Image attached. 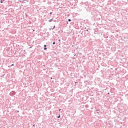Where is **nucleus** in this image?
<instances>
[{"label": "nucleus", "instance_id": "obj_9", "mask_svg": "<svg viewBox=\"0 0 128 128\" xmlns=\"http://www.w3.org/2000/svg\"><path fill=\"white\" fill-rule=\"evenodd\" d=\"M44 50H46V48H44Z\"/></svg>", "mask_w": 128, "mask_h": 128}, {"label": "nucleus", "instance_id": "obj_1", "mask_svg": "<svg viewBox=\"0 0 128 128\" xmlns=\"http://www.w3.org/2000/svg\"><path fill=\"white\" fill-rule=\"evenodd\" d=\"M54 20V19L52 18V19L49 20H48L49 22H52V20Z\"/></svg>", "mask_w": 128, "mask_h": 128}, {"label": "nucleus", "instance_id": "obj_6", "mask_svg": "<svg viewBox=\"0 0 128 128\" xmlns=\"http://www.w3.org/2000/svg\"><path fill=\"white\" fill-rule=\"evenodd\" d=\"M53 44H56V42H53Z\"/></svg>", "mask_w": 128, "mask_h": 128}, {"label": "nucleus", "instance_id": "obj_5", "mask_svg": "<svg viewBox=\"0 0 128 128\" xmlns=\"http://www.w3.org/2000/svg\"><path fill=\"white\" fill-rule=\"evenodd\" d=\"M44 48H46V45H44Z\"/></svg>", "mask_w": 128, "mask_h": 128}, {"label": "nucleus", "instance_id": "obj_4", "mask_svg": "<svg viewBox=\"0 0 128 128\" xmlns=\"http://www.w3.org/2000/svg\"><path fill=\"white\" fill-rule=\"evenodd\" d=\"M58 118H60V115L59 114L58 116Z\"/></svg>", "mask_w": 128, "mask_h": 128}, {"label": "nucleus", "instance_id": "obj_10", "mask_svg": "<svg viewBox=\"0 0 128 128\" xmlns=\"http://www.w3.org/2000/svg\"><path fill=\"white\" fill-rule=\"evenodd\" d=\"M12 66H14V64H12Z\"/></svg>", "mask_w": 128, "mask_h": 128}, {"label": "nucleus", "instance_id": "obj_2", "mask_svg": "<svg viewBox=\"0 0 128 128\" xmlns=\"http://www.w3.org/2000/svg\"><path fill=\"white\" fill-rule=\"evenodd\" d=\"M55 28H56V26H54V28H52V30H54Z\"/></svg>", "mask_w": 128, "mask_h": 128}, {"label": "nucleus", "instance_id": "obj_8", "mask_svg": "<svg viewBox=\"0 0 128 128\" xmlns=\"http://www.w3.org/2000/svg\"><path fill=\"white\" fill-rule=\"evenodd\" d=\"M52 14V12H50V14Z\"/></svg>", "mask_w": 128, "mask_h": 128}, {"label": "nucleus", "instance_id": "obj_12", "mask_svg": "<svg viewBox=\"0 0 128 128\" xmlns=\"http://www.w3.org/2000/svg\"><path fill=\"white\" fill-rule=\"evenodd\" d=\"M51 80H52V78H51Z\"/></svg>", "mask_w": 128, "mask_h": 128}, {"label": "nucleus", "instance_id": "obj_11", "mask_svg": "<svg viewBox=\"0 0 128 128\" xmlns=\"http://www.w3.org/2000/svg\"><path fill=\"white\" fill-rule=\"evenodd\" d=\"M59 112H60V109L59 110Z\"/></svg>", "mask_w": 128, "mask_h": 128}, {"label": "nucleus", "instance_id": "obj_7", "mask_svg": "<svg viewBox=\"0 0 128 128\" xmlns=\"http://www.w3.org/2000/svg\"><path fill=\"white\" fill-rule=\"evenodd\" d=\"M1 4H2V0L0 1Z\"/></svg>", "mask_w": 128, "mask_h": 128}, {"label": "nucleus", "instance_id": "obj_3", "mask_svg": "<svg viewBox=\"0 0 128 128\" xmlns=\"http://www.w3.org/2000/svg\"><path fill=\"white\" fill-rule=\"evenodd\" d=\"M68 20L69 22H71V21H72V20H70V19H68Z\"/></svg>", "mask_w": 128, "mask_h": 128}]
</instances>
